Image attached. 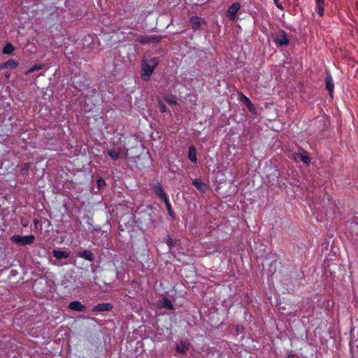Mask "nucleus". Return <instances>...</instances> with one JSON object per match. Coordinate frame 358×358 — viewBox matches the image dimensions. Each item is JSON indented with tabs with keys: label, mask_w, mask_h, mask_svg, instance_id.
Wrapping results in <instances>:
<instances>
[{
	"label": "nucleus",
	"mask_w": 358,
	"mask_h": 358,
	"mask_svg": "<svg viewBox=\"0 0 358 358\" xmlns=\"http://www.w3.org/2000/svg\"><path fill=\"white\" fill-rule=\"evenodd\" d=\"M11 241L20 246H25L27 245H31L35 241L34 235H28V236H20V235H13L10 237Z\"/></svg>",
	"instance_id": "f03ea898"
},
{
	"label": "nucleus",
	"mask_w": 358,
	"mask_h": 358,
	"mask_svg": "<svg viewBox=\"0 0 358 358\" xmlns=\"http://www.w3.org/2000/svg\"><path fill=\"white\" fill-rule=\"evenodd\" d=\"M150 43H159L161 41V37L157 36H150Z\"/></svg>",
	"instance_id": "7c9ffc66"
},
{
	"label": "nucleus",
	"mask_w": 358,
	"mask_h": 358,
	"mask_svg": "<svg viewBox=\"0 0 358 358\" xmlns=\"http://www.w3.org/2000/svg\"><path fill=\"white\" fill-rule=\"evenodd\" d=\"M292 158L295 161H301L306 165H308L310 163V157L306 154V152L305 154L294 152L292 154Z\"/></svg>",
	"instance_id": "9d476101"
},
{
	"label": "nucleus",
	"mask_w": 358,
	"mask_h": 358,
	"mask_svg": "<svg viewBox=\"0 0 358 358\" xmlns=\"http://www.w3.org/2000/svg\"><path fill=\"white\" fill-rule=\"evenodd\" d=\"M188 159L193 163L197 162L196 150L194 145H191L188 148Z\"/></svg>",
	"instance_id": "2eb2a0df"
},
{
	"label": "nucleus",
	"mask_w": 358,
	"mask_h": 358,
	"mask_svg": "<svg viewBox=\"0 0 358 358\" xmlns=\"http://www.w3.org/2000/svg\"><path fill=\"white\" fill-rule=\"evenodd\" d=\"M113 306L110 303H101L96 305L92 308L93 312H108L110 311Z\"/></svg>",
	"instance_id": "6e6552de"
},
{
	"label": "nucleus",
	"mask_w": 358,
	"mask_h": 358,
	"mask_svg": "<svg viewBox=\"0 0 358 358\" xmlns=\"http://www.w3.org/2000/svg\"><path fill=\"white\" fill-rule=\"evenodd\" d=\"M87 93H86V94H85V97H86L87 99H89L90 97H92V96H94L95 94H97V91H96V89H94V88L88 87V88L87 89Z\"/></svg>",
	"instance_id": "a878e982"
},
{
	"label": "nucleus",
	"mask_w": 358,
	"mask_h": 358,
	"mask_svg": "<svg viewBox=\"0 0 358 358\" xmlns=\"http://www.w3.org/2000/svg\"><path fill=\"white\" fill-rule=\"evenodd\" d=\"M43 68V65L41 64H35L34 66H33L31 68H30L27 73H32L36 70H39V69H41Z\"/></svg>",
	"instance_id": "c85d7f7f"
},
{
	"label": "nucleus",
	"mask_w": 358,
	"mask_h": 358,
	"mask_svg": "<svg viewBox=\"0 0 358 358\" xmlns=\"http://www.w3.org/2000/svg\"><path fill=\"white\" fill-rule=\"evenodd\" d=\"M108 155L113 160L116 161L119 159L120 152L115 150H108Z\"/></svg>",
	"instance_id": "4be33fe9"
},
{
	"label": "nucleus",
	"mask_w": 358,
	"mask_h": 358,
	"mask_svg": "<svg viewBox=\"0 0 358 358\" xmlns=\"http://www.w3.org/2000/svg\"><path fill=\"white\" fill-rule=\"evenodd\" d=\"M158 105L159 108V110L162 113H166L168 111L166 106L163 103L162 100H159Z\"/></svg>",
	"instance_id": "cd10ccee"
},
{
	"label": "nucleus",
	"mask_w": 358,
	"mask_h": 358,
	"mask_svg": "<svg viewBox=\"0 0 358 358\" xmlns=\"http://www.w3.org/2000/svg\"><path fill=\"white\" fill-rule=\"evenodd\" d=\"M52 255L57 259H66L69 257V252L58 250H54Z\"/></svg>",
	"instance_id": "dca6fc26"
},
{
	"label": "nucleus",
	"mask_w": 358,
	"mask_h": 358,
	"mask_svg": "<svg viewBox=\"0 0 358 358\" xmlns=\"http://www.w3.org/2000/svg\"><path fill=\"white\" fill-rule=\"evenodd\" d=\"M164 100L170 105L177 104V99L174 95H168L164 96Z\"/></svg>",
	"instance_id": "b1692460"
},
{
	"label": "nucleus",
	"mask_w": 358,
	"mask_h": 358,
	"mask_svg": "<svg viewBox=\"0 0 358 358\" xmlns=\"http://www.w3.org/2000/svg\"><path fill=\"white\" fill-rule=\"evenodd\" d=\"M162 306L169 310H172L174 308L171 301L167 298L164 299L162 302Z\"/></svg>",
	"instance_id": "5701e85b"
},
{
	"label": "nucleus",
	"mask_w": 358,
	"mask_h": 358,
	"mask_svg": "<svg viewBox=\"0 0 358 358\" xmlns=\"http://www.w3.org/2000/svg\"><path fill=\"white\" fill-rule=\"evenodd\" d=\"M325 87L327 90L329 92V94L330 96H332L334 89V84L333 78L330 73H328L327 74L326 78H325Z\"/></svg>",
	"instance_id": "9b49d317"
},
{
	"label": "nucleus",
	"mask_w": 358,
	"mask_h": 358,
	"mask_svg": "<svg viewBox=\"0 0 358 358\" xmlns=\"http://www.w3.org/2000/svg\"><path fill=\"white\" fill-rule=\"evenodd\" d=\"M241 96H243V101H244L245 104L246 105L247 108L250 111H252L255 110L254 105L251 102V101L245 95L241 94Z\"/></svg>",
	"instance_id": "aec40b11"
},
{
	"label": "nucleus",
	"mask_w": 358,
	"mask_h": 358,
	"mask_svg": "<svg viewBox=\"0 0 358 358\" xmlns=\"http://www.w3.org/2000/svg\"><path fill=\"white\" fill-rule=\"evenodd\" d=\"M274 42L280 46H286L289 44V41L287 34L284 30H280L275 36Z\"/></svg>",
	"instance_id": "20e7f679"
},
{
	"label": "nucleus",
	"mask_w": 358,
	"mask_h": 358,
	"mask_svg": "<svg viewBox=\"0 0 358 358\" xmlns=\"http://www.w3.org/2000/svg\"><path fill=\"white\" fill-rule=\"evenodd\" d=\"M78 256L90 262H93L94 260V254L89 250H84L81 252H79Z\"/></svg>",
	"instance_id": "4468645a"
},
{
	"label": "nucleus",
	"mask_w": 358,
	"mask_h": 358,
	"mask_svg": "<svg viewBox=\"0 0 358 358\" xmlns=\"http://www.w3.org/2000/svg\"><path fill=\"white\" fill-rule=\"evenodd\" d=\"M159 62L157 58H151L148 62H143L142 64V78L143 80L148 81L150 80L155 69L158 66Z\"/></svg>",
	"instance_id": "f257e3e1"
},
{
	"label": "nucleus",
	"mask_w": 358,
	"mask_h": 358,
	"mask_svg": "<svg viewBox=\"0 0 358 358\" xmlns=\"http://www.w3.org/2000/svg\"><path fill=\"white\" fill-rule=\"evenodd\" d=\"M23 226H24V227H27V224H26V222H24Z\"/></svg>",
	"instance_id": "c9c22d12"
},
{
	"label": "nucleus",
	"mask_w": 358,
	"mask_h": 358,
	"mask_svg": "<svg viewBox=\"0 0 358 358\" xmlns=\"http://www.w3.org/2000/svg\"><path fill=\"white\" fill-rule=\"evenodd\" d=\"M190 343L188 341L182 340L176 345V351L180 354H185L189 349Z\"/></svg>",
	"instance_id": "0eeeda50"
},
{
	"label": "nucleus",
	"mask_w": 358,
	"mask_h": 358,
	"mask_svg": "<svg viewBox=\"0 0 358 358\" xmlns=\"http://www.w3.org/2000/svg\"><path fill=\"white\" fill-rule=\"evenodd\" d=\"M23 226H24V227H27V224H26V222H24Z\"/></svg>",
	"instance_id": "f704fd0d"
},
{
	"label": "nucleus",
	"mask_w": 358,
	"mask_h": 358,
	"mask_svg": "<svg viewBox=\"0 0 358 358\" xmlns=\"http://www.w3.org/2000/svg\"><path fill=\"white\" fill-rule=\"evenodd\" d=\"M15 50L14 46L11 43L6 44L3 48V53L5 55H10Z\"/></svg>",
	"instance_id": "412c9836"
},
{
	"label": "nucleus",
	"mask_w": 358,
	"mask_h": 358,
	"mask_svg": "<svg viewBox=\"0 0 358 358\" xmlns=\"http://www.w3.org/2000/svg\"><path fill=\"white\" fill-rule=\"evenodd\" d=\"M34 222L35 227H37L38 224H39V221L37 219H35L34 220Z\"/></svg>",
	"instance_id": "473e14b6"
},
{
	"label": "nucleus",
	"mask_w": 358,
	"mask_h": 358,
	"mask_svg": "<svg viewBox=\"0 0 358 358\" xmlns=\"http://www.w3.org/2000/svg\"><path fill=\"white\" fill-rule=\"evenodd\" d=\"M162 201L166 204V207L169 215L170 217H171L173 220L176 219V215H175V213H174V212H173V210L172 209L171 204L169 202V198L167 197L166 199H164Z\"/></svg>",
	"instance_id": "a211bd4d"
},
{
	"label": "nucleus",
	"mask_w": 358,
	"mask_h": 358,
	"mask_svg": "<svg viewBox=\"0 0 358 358\" xmlns=\"http://www.w3.org/2000/svg\"><path fill=\"white\" fill-rule=\"evenodd\" d=\"M10 73H6L5 74V76H6V78H10Z\"/></svg>",
	"instance_id": "72a5a7b5"
},
{
	"label": "nucleus",
	"mask_w": 358,
	"mask_h": 358,
	"mask_svg": "<svg viewBox=\"0 0 358 358\" xmlns=\"http://www.w3.org/2000/svg\"><path fill=\"white\" fill-rule=\"evenodd\" d=\"M241 8V4L238 2L233 3L227 9L226 15L231 20H234L236 17V14Z\"/></svg>",
	"instance_id": "423d86ee"
},
{
	"label": "nucleus",
	"mask_w": 358,
	"mask_h": 358,
	"mask_svg": "<svg viewBox=\"0 0 358 358\" xmlns=\"http://www.w3.org/2000/svg\"><path fill=\"white\" fill-rule=\"evenodd\" d=\"M192 185L201 193H205L208 189L207 185L199 178H195L192 180Z\"/></svg>",
	"instance_id": "f8f14e48"
},
{
	"label": "nucleus",
	"mask_w": 358,
	"mask_h": 358,
	"mask_svg": "<svg viewBox=\"0 0 358 358\" xmlns=\"http://www.w3.org/2000/svg\"><path fill=\"white\" fill-rule=\"evenodd\" d=\"M19 65V63L17 61L10 59H8L7 62H3L0 65V69H16Z\"/></svg>",
	"instance_id": "ddd939ff"
},
{
	"label": "nucleus",
	"mask_w": 358,
	"mask_h": 358,
	"mask_svg": "<svg viewBox=\"0 0 358 358\" xmlns=\"http://www.w3.org/2000/svg\"><path fill=\"white\" fill-rule=\"evenodd\" d=\"M106 184L105 180L103 178L100 177L97 179L96 185L99 189H101L102 188H103L106 186Z\"/></svg>",
	"instance_id": "bb28decb"
},
{
	"label": "nucleus",
	"mask_w": 358,
	"mask_h": 358,
	"mask_svg": "<svg viewBox=\"0 0 358 358\" xmlns=\"http://www.w3.org/2000/svg\"><path fill=\"white\" fill-rule=\"evenodd\" d=\"M275 6H277V8H280V9H283V7L282 6V4L279 2V1H277V3H275Z\"/></svg>",
	"instance_id": "2f4dec72"
},
{
	"label": "nucleus",
	"mask_w": 358,
	"mask_h": 358,
	"mask_svg": "<svg viewBox=\"0 0 358 358\" xmlns=\"http://www.w3.org/2000/svg\"><path fill=\"white\" fill-rule=\"evenodd\" d=\"M176 242H177L176 240L172 239L171 238L169 237L167 238L166 243L169 246V248H172V247H174L176 245Z\"/></svg>",
	"instance_id": "c756f323"
},
{
	"label": "nucleus",
	"mask_w": 358,
	"mask_h": 358,
	"mask_svg": "<svg viewBox=\"0 0 358 358\" xmlns=\"http://www.w3.org/2000/svg\"><path fill=\"white\" fill-rule=\"evenodd\" d=\"M31 163L27 162L22 165L21 167V172L22 176H27L28 174V172L30 169Z\"/></svg>",
	"instance_id": "393cba45"
},
{
	"label": "nucleus",
	"mask_w": 358,
	"mask_h": 358,
	"mask_svg": "<svg viewBox=\"0 0 358 358\" xmlns=\"http://www.w3.org/2000/svg\"><path fill=\"white\" fill-rule=\"evenodd\" d=\"M150 36L140 35L137 37L136 41L141 44L145 45L150 43Z\"/></svg>",
	"instance_id": "6ab92c4d"
},
{
	"label": "nucleus",
	"mask_w": 358,
	"mask_h": 358,
	"mask_svg": "<svg viewBox=\"0 0 358 358\" xmlns=\"http://www.w3.org/2000/svg\"><path fill=\"white\" fill-rule=\"evenodd\" d=\"M317 8V13L320 16L322 17L324 13V4L325 0H315Z\"/></svg>",
	"instance_id": "f3484780"
},
{
	"label": "nucleus",
	"mask_w": 358,
	"mask_h": 358,
	"mask_svg": "<svg viewBox=\"0 0 358 358\" xmlns=\"http://www.w3.org/2000/svg\"><path fill=\"white\" fill-rule=\"evenodd\" d=\"M68 308L72 310H76L78 312L85 313L87 310V308L79 301H74L69 303Z\"/></svg>",
	"instance_id": "1a4fd4ad"
},
{
	"label": "nucleus",
	"mask_w": 358,
	"mask_h": 358,
	"mask_svg": "<svg viewBox=\"0 0 358 358\" xmlns=\"http://www.w3.org/2000/svg\"><path fill=\"white\" fill-rule=\"evenodd\" d=\"M150 186L155 194L162 200H164L168 197L161 182L158 180L151 182L150 183Z\"/></svg>",
	"instance_id": "7ed1b4c3"
},
{
	"label": "nucleus",
	"mask_w": 358,
	"mask_h": 358,
	"mask_svg": "<svg viewBox=\"0 0 358 358\" xmlns=\"http://www.w3.org/2000/svg\"><path fill=\"white\" fill-rule=\"evenodd\" d=\"M189 22H190V24L192 25V29H193L194 31L200 30L201 29V26L202 24H207V22L205 20V19H203V18H202L201 17L196 16V15L192 16L189 18Z\"/></svg>",
	"instance_id": "39448f33"
}]
</instances>
